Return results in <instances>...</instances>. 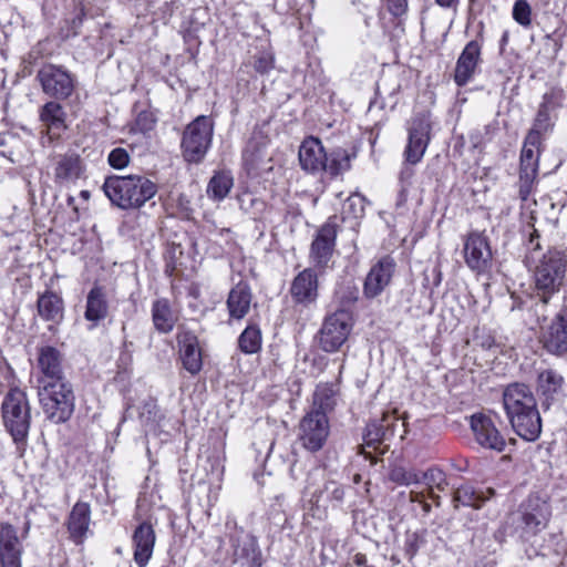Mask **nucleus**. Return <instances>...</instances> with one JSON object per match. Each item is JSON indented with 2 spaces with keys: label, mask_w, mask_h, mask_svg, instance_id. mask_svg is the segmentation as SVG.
Instances as JSON below:
<instances>
[{
  "label": "nucleus",
  "mask_w": 567,
  "mask_h": 567,
  "mask_svg": "<svg viewBox=\"0 0 567 567\" xmlns=\"http://www.w3.org/2000/svg\"><path fill=\"white\" fill-rule=\"evenodd\" d=\"M103 190L112 204L122 209L142 207L157 193L155 183L141 175L110 176L103 184Z\"/></svg>",
  "instance_id": "obj_1"
},
{
  "label": "nucleus",
  "mask_w": 567,
  "mask_h": 567,
  "mask_svg": "<svg viewBox=\"0 0 567 567\" xmlns=\"http://www.w3.org/2000/svg\"><path fill=\"white\" fill-rule=\"evenodd\" d=\"M536 295L544 305L567 286V258L558 250L543 254L533 269Z\"/></svg>",
  "instance_id": "obj_2"
},
{
  "label": "nucleus",
  "mask_w": 567,
  "mask_h": 567,
  "mask_svg": "<svg viewBox=\"0 0 567 567\" xmlns=\"http://www.w3.org/2000/svg\"><path fill=\"white\" fill-rule=\"evenodd\" d=\"M1 415L17 449L23 451L31 425V408L27 393L19 388H11L2 400Z\"/></svg>",
  "instance_id": "obj_3"
},
{
  "label": "nucleus",
  "mask_w": 567,
  "mask_h": 567,
  "mask_svg": "<svg viewBox=\"0 0 567 567\" xmlns=\"http://www.w3.org/2000/svg\"><path fill=\"white\" fill-rule=\"evenodd\" d=\"M38 395L43 413L54 423L66 422L74 412L75 396L66 380L38 385Z\"/></svg>",
  "instance_id": "obj_4"
},
{
  "label": "nucleus",
  "mask_w": 567,
  "mask_h": 567,
  "mask_svg": "<svg viewBox=\"0 0 567 567\" xmlns=\"http://www.w3.org/2000/svg\"><path fill=\"white\" fill-rule=\"evenodd\" d=\"M213 121L205 115L197 116L184 130L182 152L189 163L200 162L207 153L213 137Z\"/></svg>",
  "instance_id": "obj_5"
},
{
  "label": "nucleus",
  "mask_w": 567,
  "mask_h": 567,
  "mask_svg": "<svg viewBox=\"0 0 567 567\" xmlns=\"http://www.w3.org/2000/svg\"><path fill=\"white\" fill-rule=\"evenodd\" d=\"M329 434L327 415L322 411L310 410L299 422L297 439L305 450L316 453L324 446Z\"/></svg>",
  "instance_id": "obj_6"
},
{
  "label": "nucleus",
  "mask_w": 567,
  "mask_h": 567,
  "mask_svg": "<svg viewBox=\"0 0 567 567\" xmlns=\"http://www.w3.org/2000/svg\"><path fill=\"white\" fill-rule=\"evenodd\" d=\"M352 329V317L346 309L337 310L323 320L319 331V347L326 352L338 351Z\"/></svg>",
  "instance_id": "obj_7"
},
{
  "label": "nucleus",
  "mask_w": 567,
  "mask_h": 567,
  "mask_svg": "<svg viewBox=\"0 0 567 567\" xmlns=\"http://www.w3.org/2000/svg\"><path fill=\"white\" fill-rule=\"evenodd\" d=\"M542 140L536 130H530L520 153L519 195L526 200L538 172L539 146Z\"/></svg>",
  "instance_id": "obj_8"
},
{
  "label": "nucleus",
  "mask_w": 567,
  "mask_h": 567,
  "mask_svg": "<svg viewBox=\"0 0 567 567\" xmlns=\"http://www.w3.org/2000/svg\"><path fill=\"white\" fill-rule=\"evenodd\" d=\"M432 123L429 113H420L412 117L408 125V144L404 150L405 161L417 164L424 156L431 140Z\"/></svg>",
  "instance_id": "obj_9"
},
{
  "label": "nucleus",
  "mask_w": 567,
  "mask_h": 567,
  "mask_svg": "<svg viewBox=\"0 0 567 567\" xmlns=\"http://www.w3.org/2000/svg\"><path fill=\"white\" fill-rule=\"evenodd\" d=\"M463 256L466 266L474 272L486 274L493 266V254L488 238L480 231H471L464 239Z\"/></svg>",
  "instance_id": "obj_10"
},
{
  "label": "nucleus",
  "mask_w": 567,
  "mask_h": 567,
  "mask_svg": "<svg viewBox=\"0 0 567 567\" xmlns=\"http://www.w3.org/2000/svg\"><path fill=\"white\" fill-rule=\"evenodd\" d=\"M37 79L43 93L55 100H65L73 93L74 79L61 66L45 64L38 71Z\"/></svg>",
  "instance_id": "obj_11"
},
{
  "label": "nucleus",
  "mask_w": 567,
  "mask_h": 567,
  "mask_svg": "<svg viewBox=\"0 0 567 567\" xmlns=\"http://www.w3.org/2000/svg\"><path fill=\"white\" fill-rule=\"evenodd\" d=\"M540 341L550 354L564 355L567 353V305L543 329Z\"/></svg>",
  "instance_id": "obj_12"
},
{
  "label": "nucleus",
  "mask_w": 567,
  "mask_h": 567,
  "mask_svg": "<svg viewBox=\"0 0 567 567\" xmlns=\"http://www.w3.org/2000/svg\"><path fill=\"white\" fill-rule=\"evenodd\" d=\"M471 430L477 444L484 449L502 452L506 441L491 416L477 413L471 416Z\"/></svg>",
  "instance_id": "obj_13"
},
{
  "label": "nucleus",
  "mask_w": 567,
  "mask_h": 567,
  "mask_svg": "<svg viewBox=\"0 0 567 567\" xmlns=\"http://www.w3.org/2000/svg\"><path fill=\"white\" fill-rule=\"evenodd\" d=\"M396 264L390 256H384L379 259L368 272L364 285L363 293L367 298L372 299L382 293V291L390 285Z\"/></svg>",
  "instance_id": "obj_14"
},
{
  "label": "nucleus",
  "mask_w": 567,
  "mask_h": 567,
  "mask_svg": "<svg viewBox=\"0 0 567 567\" xmlns=\"http://www.w3.org/2000/svg\"><path fill=\"white\" fill-rule=\"evenodd\" d=\"M268 144V137L261 133H254L248 141L243 153V159L249 174H258L271 168V166H268L271 161L267 150Z\"/></svg>",
  "instance_id": "obj_15"
},
{
  "label": "nucleus",
  "mask_w": 567,
  "mask_h": 567,
  "mask_svg": "<svg viewBox=\"0 0 567 567\" xmlns=\"http://www.w3.org/2000/svg\"><path fill=\"white\" fill-rule=\"evenodd\" d=\"M337 225L331 218L317 231L311 244L310 259L317 267H326L334 251Z\"/></svg>",
  "instance_id": "obj_16"
},
{
  "label": "nucleus",
  "mask_w": 567,
  "mask_h": 567,
  "mask_svg": "<svg viewBox=\"0 0 567 567\" xmlns=\"http://www.w3.org/2000/svg\"><path fill=\"white\" fill-rule=\"evenodd\" d=\"M503 403L507 417L537 408L533 392L524 383L507 385L503 392Z\"/></svg>",
  "instance_id": "obj_17"
},
{
  "label": "nucleus",
  "mask_w": 567,
  "mask_h": 567,
  "mask_svg": "<svg viewBox=\"0 0 567 567\" xmlns=\"http://www.w3.org/2000/svg\"><path fill=\"white\" fill-rule=\"evenodd\" d=\"M62 362L63 357L58 349L50 346L41 348L38 355V368L41 372L38 385L65 381Z\"/></svg>",
  "instance_id": "obj_18"
},
{
  "label": "nucleus",
  "mask_w": 567,
  "mask_h": 567,
  "mask_svg": "<svg viewBox=\"0 0 567 567\" xmlns=\"http://www.w3.org/2000/svg\"><path fill=\"white\" fill-rule=\"evenodd\" d=\"M522 508V520L526 532L535 535L547 526L550 518V506L546 501L538 496H530Z\"/></svg>",
  "instance_id": "obj_19"
},
{
  "label": "nucleus",
  "mask_w": 567,
  "mask_h": 567,
  "mask_svg": "<svg viewBox=\"0 0 567 567\" xmlns=\"http://www.w3.org/2000/svg\"><path fill=\"white\" fill-rule=\"evenodd\" d=\"M482 44L477 40L470 41L460 54L455 71L454 81L458 86L466 85L474 76L481 62Z\"/></svg>",
  "instance_id": "obj_20"
},
{
  "label": "nucleus",
  "mask_w": 567,
  "mask_h": 567,
  "mask_svg": "<svg viewBox=\"0 0 567 567\" xmlns=\"http://www.w3.org/2000/svg\"><path fill=\"white\" fill-rule=\"evenodd\" d=\"M22 545L17 529L0 522V564L1 567H21Z\"/></svg>",
  "instance_id": "obj_21"
},
{
  "label": "nucleus",
  "mask_w": 567,
  "mask_h": 567,
  "mask_svg": "<svg viewBox=\"0 0 567 567\" xmlns=\"http://www.w3.org/2000/svg\"><path fill=\"white\" fill-rule=\"evenodd\" d=\"M399 426L403 427L404 423L400 424L399 417L394 413H384L381 420L367 425L364 441L367 445L375 447L393 437Z\"/></svg>",
  "instance_id": "obj_22"
},
{
  "label": "nucleus",
  "mask_w": 567,
  "mask_h": 567,
  "mask_svg": "<svg viewBox=\"0 0 567 567\" xmlns=\"http://www.w3.org/2000/svg\"><path fill=\"white\" fill-rule=\"evenodd\" d=\"M290 293L298 303H312L318 297V276L315 270L307 268L299 272L291 284Z\"/></svg>",
  "instance_id": "obj_23"
},
{
  "label": "nucleus",
  "mask_w": 567,
  "mask_h": 567,
  "mask_svg": "<svg viewBox=\"0 0 567 567\" xmlns=\"http://www.w3.org/2000/svg\"><path fill=\"white\" fill-rule=\"evenodd\" d=\"M327 153L319 138L307 137L299 147V162L301 167L311 173L320 172L324 167Z\"/></svg>",
  "instance_id": "obj_24"
},
{
  "label": "nucleus",
  "mask_w": 567,
  "mask_h": 567,
  "mask_svg": "<svg viewBox=\"0 0 567 567\" xmlns=\"http://www.w3.org/2000/svg\"><path fill=\"white\" fill-rule=\"evenodd\" d=\"M155 532L151 524L142 523L133 534L134 560L138 567H145L153 555Z\"/></svg>",
  "instance_id": "obj_25"
},
{
  "label": "nucleus",
  "mask_w": 567,
  "mask_h": 567,
  "mask_svg": "<svg viewBox=\"0 0 567 567\" xmlns=\"http://www.w3.org/2000/svg\"><path fill=\"white\" fill-rule=\"evenodd\" d=\"M39 117L47 130L49 140L60 136L66 130V113L63 106L55 102H47L39 111Z\"/></svg>",
  "instance_id": "obj_26"
},
{
  "label": "nucleus",
  "mask_w": 567,
  "mask_h": 567,
  "mask_svg": "<svg viewBox=\"0 0 567 567\" xmlns=\"http://www.w3.org/2000/svg\"><path fill=\"white\" fill-rule=\"evenodd\" d=\"M515 433L526 441H535L542 432V419L538 409L520 412L508 417Z\"/></svg>",
  "instance_id": "obj_27"
},
{
  "label": "nucleus",
  "mask_w": 567,
  "mask_h": 567,
  "mask_svg": "<svg viewBox=\"0 0 567 567\" xmlns=\"http://www.w3.org/2000/svg\"><path fill=\"white\" fill-rule=\"evenodd\" d=\"M252 301V293L249 285L239 281L234 286L226 301L227 310L230 319L241 320L249 312Z\"/></svg>",
  "instance_id": "obj_28"
},
{
  "label": "nucleus",
  "mask_w": 567,
  "mask_h": 567,
  "mask_svg": "<svg viewBox=\"0 0 567 567\" xmlns=\"http://www.w3.org/2000/svg\"><path fill=\"white\" fill-rule=\"evenodd\" d=\"M564 378L553 369H546L537 375V393L547 408L551 402L558 400L563 393Z\"/></svg>",
  "instance_id": "obj_29"
},
{
  "label": "nucleus",
  "mask_w": 567,
  "mask_h": 567,
  "mask_svg": "<svg viewBox=\"0 0 567 567\" xmlns=\"http://www.w3.org/2000/svg\"><path fill=\"white\" fill-rule=\"evenodd\" d=\"M85 165L75 153L59 155L55 162L54 178L60 184L75 182L84 174Z\"/></svg>",
  "instance_id": "obj_30"
},
{
  "label": "nucleus",
  "mask_w": 567,
  "mask_h": 567,
  "mask_svg": "<svg viewBox=\"0 0 567 567\" xmlns=\"http://www.w3.org/2000/svg\"><path fill=\"white\" fill-rule=\"evenodd\" d=\"M109 315V302L103 287L95 285L86 296L84 318L95 327Z\"/></svg>",
  "instance_id": "obj_31"
},
{
  "label": "nucleus",
  "mask_w": 567,
  "mask_h": 567,
  "mask_svg": "<svg viewBox=\"0 0 567 567\" xmlns=\"http://www.w3.org/2000/svg\"><path fill=\"white\" fill-rule=\"evenodd\" d=\"M38 315L44 321L59 323L64 315V301L52 290L39 295L37 300Z\"/></svg>",
  "instance_id": "obj_32"
},
{
  "label": "nucleus",
  "mask_w": 567,
  "mask_h": 567,
  "mask_svg": "<svg viewBox=\"0 0 567 567\" xmlns=\"http://www.w3.org/2000/svg\"><path fill=\"white\" fill-rule=\"evenodd\" d=\"M91 516V509L90 505L85 502H78L73 506L69 520H68V529L71 535V538L75 543H81L83 538L85 537L89 525H90V518Z\"/></svg>",
  "instance_id": "obj_33"
},
{
  "label": "nucleus",
  "mask_w": 567,
  "mask_h": 567,
  "mask_svg": "<svg viewBox=\"0 0 567 567\" xmlns=\"http://www.w3.org/2000/svg\"><path fill=\"white\" fill-rule=\"evenodd\" d=\"M235 556L245 559L249 567H261V553L257 538L250 534H244L240 538H231Z\"/></svg>",
  "instance_id": "obj_34"
},
{
  "label": "nucleus",
  "mask_w": 567,
  "mask_h": 567,
  "mask_svg": "<svg viewBox=\"0 0 567 567\" xmlns=\"http://www.w3.org/2000/svg\"><path fill=\"white\" fill-rule=\"evenodd\" d=\"M152 319L155 329L161 333H168L174 329L177 313L172 309L167 299H157L152 306Z\"/></svg>",
  "instance_id": "obj_35"
},
{
  "label": "nucleus",
  "mask_w": 567,
  "mask_h": 567,
  "mask_svg": "<svg viewBox=\"0 0 567 567\" xmlns=\"http://www.w3.org/2000/svg\"><path fill=\"white\" fill-rule=\"evenodd\" d=\"M493 495V488L482 491L476 489L472 485L465 484L456 488V491L453 494V502L455 503V507H457L461 504L463 506L480 508Z\"/></svg>",
  "instance_id": "obj_36"
},
{
  "label": "nucleus",
  "mask_w": 567,
  "mask_h": 567,
  "mask_svg": "<svg viewBox=\"0 0 567 567\" xmlns=\"http://www.w3.org/2000/svg\"><path fill=\"white\" fill-rule=\"evenodd\" d=\"M181 358L184 368L192 374H196L200 371L202 352L198 347V340L195 336L187 334L181 341Z\"/></svg>",
  "instance_id": "obj_37"
},
{
  "label": "nucleus",
  "mask_w": 567,
  "mask_h": 567,
  "mask_svg": "<svg viewBox=\"0 0 567 567\" xmlns=\"http://www.w3.org/2000/svg\"><path fill=\"white\" fill-rule=\"evenodd\" d=\"M421 483L425 485L427 497L437 506L440 505V495L435 491L444 492L447 487L445 473L437 467H430L425 472H421Z\"/></svg>",
  "instance_id": "obj_38"
},
{
  "label": "nucleus",
  "mask_w": 567,
  "mask_h": 567,
  "mask_svg": "<svg viewBox=\"0 0 567 567\" xmlns=\"http://www.w3.org/2000/svg\"><path fill=\"white\" fill-rule=\"evenodd\" d=\"M138 417L142 426L146 432H148L155 431L159 426L162 420L164 419V414L159 410L156 400L148 398L140 406Z\"/></svg>",
  "instance_id": "obj_39"
},
{
  "label": "nucleus",
  "mask_w": 567,
  "mask_h": 567,
  "mask_svg": "<svg viewBox=\"0 0 567 567\" xmlns=\"http://www.w3.org/2000/svg\"><path fill=\"white\" fill-rule=\"evenodd\" d=\"M354 156V154H350L347 150L336 148L329 155L327 154L322 171L328 172L331 176H338L350 169V163Z\"/></svg>",
  "instance_id": "obj_40"
},
{
  "label": "nucleus",
  "mask_w": 567,
  "mask_h": 567,
  "mask_svg": "<svg viewBox=\"0 0 567 567\" xmlns=\"http://www.w3.org/2000/svg\"><path fill=\"white\" fill-rule=\"evenodd\" d=\"M337 388L331 383L319 384L313 394V406L311 410L327 412L333 410L337 402Z\"/></svg>",
  "instance_id": "obj_41"
},
{
  "label": "nucleus",
  "mask_w": 567,
  "mask_h": 567,
  "mask_svg": "<svg viewBox=\"0 0 567 567\" xmlns=\"http://www.w3.org/2000/svg\"><path fill=\"white\" fill-rule=\"evenodd\" d=\"M233 184V177L229 173H217L210 178L208 183L207 194L215 200H221L228 195Z\"/></svg>",
  "instance_id": "obj_42"
},
{
  "label": "nucleus",
  "mask_w": 567,
  "mask_h": 567,
  "mask_svg": "<svg viewBox=\"0 0 567 567\" xmlns=\"http://www.w3.org/2000/svg\"><path fill=\"white\" fill-rule=\"evenodd\" d=\"M240 209L249 215L252 219H262L267 210V204L249 192H245L238 196Z\"/></svg>",
  "instance_id": "obj_43"
},
{
  "label": "nucleus",
  "mask_w": 567,
  "mask_h": 567,
  "mask_svg": "<svg viewBox=\"0 0 567 567\" xmlns=\"http://www.w3.org/2000/svg\"><path fill=\"white\" fill-rule=\"evenodd\" d=\"M238 346L246 354L258 352L261 349V331L258 326H247L238 338Z\"/></svg>",
  "instance_id": "obj_44"
},
{
  "label": "nucleus",
  "mask_w": 567,
  "mask_h": 567,
  "mask_svg": "<svg viewBox=\"0 0 567 567\" xmlns=\"http://www.w3.org/2000/svg\"><path fill=\"white\" fill-rule=\"evenodd\" d=\"M389 477L399 485L410 486L421 484V472L412 467L395 466L390 471Z\"/></svg>",
  "instance_id": "obj_45"
},
{
  "label": "nucleus",
  "mask_w": 567,
  "mask_h": 567,
  "mask_svg": "<svg viewBox=\"0 0 567 567\" xmlns=\"http://www.w3.org/2000/svg\"><path fill=\"white\" fill-rule=\"evenodd\" d=\"M365 199L360 194L350 195L342 206L343 218H360L364 214Z\"/></svg>",
  "instance_id": "obj_46"
},
{
  "label": "nucleus",
  "mask_w": 567,
  "mask_h": 567,
  "mask_svg": "<svg viewBox=\"0 0 567 567\" xmlns=\"http://www.w3.org/2000/svg\"><path fill=\"white\" fill-rule=\"evenodd\" d=\"M530 14V6L526 0H517L514 3L513 18L517 23H519L523 27L529 25L532 22Z\"/></svg>",
  "instance_id": "obj_47"
},
{
  "label": "nucleus",
  "mask_w": 567,
  "mask_h": 567,
  "mask_svg": "<svg viewBox=\"0 0 567 567\" xmlns=\"http://www.w3.org/2000/svg\"><path fill=\"white\" fill-rule=\"evenodd\" d=\"M107 162L115 169H123L130 163V155L125 148L116 147L107 156Z\"/></svg>",
  "instance_id": "obj_48"
},
{
  "label": "nucleus",
  "mask_w": 567,
  "mask_h": 567,
  "mask_svg": "<svg viewBox=\"0 0 567 567\" xmlns=\"http://www.w3.org/2000/svg\"><path fill=\"white\" fill-rule=\"evenodd\" d=\"M156 117L151 111H142L137 114L135 120V130L147 133L154 128Z\"/></svg>",
  "instance_id": "obj_49"
},
{
  "label": "nucleus",
  "mask_w": 567,
  "mask_h": 567,
  "mask_svg": "<svg viewBox=\"0 0 567 567\" xmlns=\"http://www.w3.org/2000/svg\"><path fill=\"white\" fill-rule=\"evenodd\" d=\"M358 289L352 285H346L337 290L336 296L342 305V309L353 305L358 300Z\"/></svg>",
  "instance_id": "obj_50"
},
{
  "label": "nucleus",
  "mask_w": 567,
  "mask_h": 567,
  "mask_svg": "<svg viewBox=\"0 0 567 567\" xmlns=\"http://www.w3.org/2000/svg\"><path fill=\"white\" fill-rule=\"evenodd\" d=\"M423 544L422 538L416 533H408L404 539V553L409 560H411L419 551Z\"/></svg>",
  "instance_id": "obj_51"
},
{
  "label": "nucleus",
  "mask_w": 567,
  "mask_h": 567,
  "mask_svg": "<svg viewBox=\"0 0 567 567\" xmlns=\"http://www.w3.org/2000/svg\"><path fill=\"white\" fill-rule=\"evenodd\" d=\"M324 489L328 493V498L334 502L336 505H340L344 501L346 488L337 482L330 481L324 485Z\"/></svg>",
  "instance_id": "obj_52"
},
{
  "label": "nucleus",
  "mask_w": 567,
  "mask_h": 567,
  "mask_svg": "<svg viewBox=\"0 0 567 567\" xmlns=\"http://www.w3.org/2000/svg\"><path fill=\"white\" fill-rule=\"evenodd\" d=\"M550 126V118L547 112V107L542 105L538 110L534 126L532 130H536L537 134L542 137V134L546 132Z\"/></svg>",
  "instance_id": "obj_53"
},
{
  "label": "nucleus",
  "mask_w": 567,
  "mask_h": 567,
  "mask_svg": "<svg viewBox=\"0 0 567 567\" xmlns=\"http://www.w3.org/2000/svg\"><path fill=\"white\" fill-rule=\"evenodd\" d=\"M274 64H275V59H274L272 54L268 53V52H264L257 56L254 66L258 73L265 74L274 69Z\"/></svg>",
  "instance_id": "obj_54"
},
{
  "label": "nucleus",
  "mask_w": 567,
  "mask_h": 567,
  "mask_svg": "<svg viewBox=\"0 0 567 567\" xmlns=\"http://www.w3.org/2000/svg\"><path fill=\"white\" fill-rule=\"evenodd\" d=\"M303 0H275L274 9L280 13L286 14L290 11H298Z\"/></svg>",
  "instance_id": "obj_55"
},
{
  "label": "nucleus",
  "mask_w": 567,
  "mask_h": 567,
  "mask_svg": "<svg viewBox=\"0 0 567 567\" xmlns=\"http://www.w3.org/2000/svg\"><path fill=\"white\" fill-rule=\"evenodd\" d=\"M408 0H386V8L394 17H402L408 11Z\"/></svg>",
  "instance_id": "obj_56"
},
{
  "label": "nucleus",
  "mask_w": 567,
  "mask_h": 567,
  "mask_svg": "<svg viewBox=\"0 0 567 567\" xmlns=\"http://www.w3.org/2000/svg\"><path fill=\"white\" fill-rule=\"evenodd\" d=\"M527 248L530 250V255L527 258L532 259V260H536L535 254L537 252V250L540 249L539 234L536 229H532V231L529 233Z\"/></svg>",
  "instance_id": "obj_57"
},
{
  "label": "nucleus",
  "mask_w": 567,
  "mask_h": 567,
  "mask_svg": "<svg viewBox=\"0 0 567 567\" xmlns=\"http://www.w3.org/2000/svg\"><path fill=\"white\" fill-rule=\"evenodd\" d=\"M424 498H425L424 492H416V491H411L410 492V499H411V502H419V503H421L423 505L424 512L427 513V512H430L431 506H430V504L424 502Z\"/></svg>",
  "instance_id": "obj_58"
},
{
  "label": "nucleus",
  "mask_w": 567,
  "mask_h": 567,
  "mask_svg": "<svg viewBox=\"0 0 567 567\" xmlns=\"http://www.w3.org/2000/svg\"><path fill=\"white\" fill-rule=\"evenodd\" d=\"M436 4L445 9L456 8L460 0H435Z\"/></svg>",
  "instance_id": "obj_59"
},
{
  "label": "nucleus",
  "mask_w": 567,
  "mask_h": 567,
  "mask_svg": "<svg viewBox=\"0 0 567 567\" xmlns=\"http://www.w3.org/2000/svg\"><path fill=\"white\" fill-rule=\"evenodd\" d=\"M365 563H367V557H365V555H363V554H357V555L354 556V564H355V565H358V566H362V567H368V566L365 565Z\"/></svg>",
  "instance_id": "obj_60"
},
{
  "label": "nucleus",
  "mask_w": 567,
  "mask_h": 567,
  "mask_svg": "<svg viewBox=\"0 0 567 567\" xmlns=\"http://www.w3.org/2000/svg\"><path fill=\"white\" fill-rule=\"evenodd\" d=\"M509 39V32L504 31L499 41L501 50L503 51Z\"/></svg>",
  "instance_id": "obj_61"
},
{
  "label": "nucleus",
  "mask_w": 567,
  "mask_h": 567,
  "mask_svg": "<svg viewBox=\"0 0 567 567\" xmlns=\"http://www.w3.org/2000/svg\"><path fill=\"white\" fill-rule=\"evenodd\" d=\"M80 196L84 199L90 198V192L89 190H81Z\"/></svg>",
  "instance_id": "obj_62"
},
{
  "label": "nucleus",
  "mask_w": 567,
  "mask_h": 567,
  "mask_svg": "<svg viewBox=\"0 0 567 567\" xmlns=\"http://www.w3.org/2000/svg\"><path fill=\"white\" fill-rule=\"evenodd\" d=\"M73 202H74V198H73V197H70V198H69V204L71 205Z\"/></svg>",
  "instance_id": "obj_63"
}]
</instances>
